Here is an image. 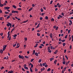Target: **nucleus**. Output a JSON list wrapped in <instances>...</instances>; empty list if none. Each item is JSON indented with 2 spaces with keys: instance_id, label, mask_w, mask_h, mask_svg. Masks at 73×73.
Listing matches in <instances>:
<instances>
[{
  "instance_id": "1",
  "label": "nucleus",
  "mask_w": 73,
  "mask_h": 73,
  "mask_svg": "<svg viewBox=\"0 0 73 73\" xmlns=\"http://www.w3.org/2000/svg\"><path fill=\"white\" fill-rule=\"evenodd\" d=\"M7 23L8 24H7V27H9V26H10V27H12V24L11 23L9 22H8Z\"/></svg>"
},
{
  "instance_id": "2",
  "label": "nucleus",
  "mask_w": 73,
  "mask_h": 73,
  "mask_svg": "<svg viewBox=\"0 0 73 73\" xmlns=\"http://www.w3.org/2000/svg\"><path fill=\"white\" fill-rule=\"evenodd\" d=\"M19 58H21V59H24V56H21L20 55H19Z\"/></svg>"
},
{
  "instance_id": "3",
  "label": "nucleus",
  "mask_w": 73,
  "mask_h": 73,
  "mask_svg": "<svg viewBox=\"0 0 73 73\" xmlns=\"http://www.w3.org/2000/svg\"><path fill=\"white\" fill-rule=\"evenodd\" d=\"M10 9V7H5V10H6V9Z\"/></svg>"
},
{
  "instance_id": "4",
  "label": "nucleus",
  "mask_w": 73,
  "mask_h": 73,
  "mask_svg": "<svg viewBox=\"0 0 73 73\" xmlns=\"http://www.w3.org/2000/svg\"><path fill=\"white\" fill-rule=\"evenodd\" d=\"M69 22H70V23H69V25H71L72 24V21L71 20H70L69 21Z\"/></svg>"
},
{
  "instance_id": "5",
  "label": "nucleus",
  "mask_w": 73,
  "mask_h": 73,
  "mask_svg": "<svg viewBox=\"0 0 73 73\" xmlns=\"http://www.w3.org/2000/svg\"><path fill=\"white\" fill-rule=\"evenodd\" d=\"M45 68H41V69H40V70L41 71V72H42V71H44V70H45Z\"/></svg>"
},
{
  "instance_id": "6",
  "label": "nucleus",
  "mask_w": 73,
  "mask_h": 73,
  "mask_svg": "<svg viewBox=\"0 0 73 73\" xmlns=\"http://www.w3.org/2000/svg\"><path fill=\"white\" fill-rule=\"evenodd\" d=\"M35 54L36 56H37V57H38V53L37 52H35Z\"/></svg>"
},
{
  "instance_id": "7",
  "label": "nucleus",
  "mask_w": 73,
  "mask_h": 73,
  "mask_svg": "<svg viewBox=\"0 0 73 73\" xmlns=\"http://www.w3.org/2000/svg\"><path fill=\"white\" fill-rule=\"evenodd\" d=\"M50 36L51 38H52L53 36H52V33H51L50 34Z\"/></svg>"
},
{
  "instance_id": "8",
  "label": "nucleus",
  "mask_w": 73,
  "mask_h": 73,
  "mask_svg": "<svg viewBox=\"0 0 73 73\" xmlns=\"http://www.w3.org/2000/svg\"><path fill=\"white\" fill-rule=\"evenodd\" d=\"M57 5L58 6V7L60 8L61 7V5H59V3H58L57 4Z\"/></svg>"
},
{
  "instance_id": "9",
  "label": "nucleus",
  "mask_w": 73,
  "mask_h": 73,
  "mask_svg": "<svg viewBox=\"0 0 73 73\" xmlns=\"http://www.w3.org/2000/svg\"><path fill=\"white\" fill-rule=\"evenodd\" d=\"M0 53L2 54L3 53V50L2 49H1L0 51Z\"/></svg>"
},
{
  "instance_id": "10",
  "label": "nucleus",
  "mask_w": 73,
  "mask_h": 73,
  "mask_svg": "<svg viewBox=\"0 0 73 73\" xmlns=\"http://www.w3.org/2000/svg\"><path fill=\"white\" fill-rule=\"evenodd\" d=\"M57 52H58V50H56L55 51L54 53V54H57Z\"/></svg>"
},
{
  "instance_id": "11",
  "label": "nucleus",
  "mask_w": 73,
  "mask_h": 73,
  "mask_svg": "<svg viewBox=\"0 0 73 73\" xmlns=\"http://www.w3.org/2000/svg\"><path fill=\"white\" fill-rule=\"evenodd\" d=\"M13 71L11 70V71H9L8 72V73H13Z\"/></svg>"
},
{
  "instance_id": "12",
  "label": "nucleus",
  "mask_w": 73,
  "mask_h": 73,
  "mask_svg": "<svg viewBox=\"0 0 73 73\" xmlns=\"http://www.w3.org/2000/svg\"><path fill=\"white\" fill-rule=\"evenodd\" d=\"M50 61H52V60H54V58H52L50 59Z\"/></svg>"
},
{
  "instance_id": "13",
  "label": "nucleus",
  "mask_w": 73,
  "mask_h": 73,
  "mask_svg": "<svg viewBox=\"0 0 73 73\" xmlns=\"http://www.w3.org/2000/svg\"><path fill=\"white\" fill-rule=\"evenodd\" d=\"M50 46L48 47L47 50H50Z\"/></svg>"
},
{
  "instance_id": "14",
  "label": "nucleus",
  "mask_w": 73,
  "mask_h": 73,
  "mask_svg": "<svg viewBox=\"0 0 73 73\" xmlns=\"http://www.w3.org/2000/svg\"><path fill=\"white\" fill-rule=\"evenodd\" d=\"M32 9H33V7H31V9H29V12L31 11V10H32Z\"/></svg>"
},
{
  "instance_id": "15",
  "label": "nucleus",
  "mask_w": 73,
  "mask_h": 73,
  "mask_svg": "<svg viewBox=\"0 0 73 73\" xmlns=\"http://www.w3.org/2000/svg\"><path fill=\"white\" fill-rule=\"evenodd\" d=\"M28 20H27L26 21H25L23 22V23H27V22H28Z\"/></svg>"
},
{
  "instance_id": "16",
  "label": "nucleus",
  "mask_w": 73,
  "mask_h": 73,
  "mask_svg": "<svg viewBox=\"0 0 73 73\" xmlns=\"http://www.w3.org/2000/svg\"><path fill=\"white\" fill-rule=\"evenodd\" d=\"M46 65V62L42 64L43 66H45Z\"/></svg>"
},
{
  "instance_id": "17",
  "label": "nucleus",
  "mask_w": 73,
  "mask_h": 73,
  "mask_svg": "<svg viewBox=\"0 0 73 73\" xmlns=\"http://www.w3.org/2000/svg\"><path fill=\"white\" fill-rule=\"evenodd\" d=\"M24 68L25 69H27V70H28V68L27 67L24 66Z\"/></svg>"
},
{
  "instance_id": "18",
  "label": "nucleus",
  "mask_w": 73,
  "mask_h": 73,
  "mask_svg": "<svg viewBox=\"0 0 73 73\" xmlns=\"http://www.w3.org/2000/svg\"><path fill=\"white\" fill-rule=\"evenodd\" d=\"M30 70L31 72H33V70H32V68H30Z\"/></svg>"
},
{
  "instance_id": "19",
  "label": "nucleus",
  "mask_w": 73,
  "mask_h": 73,
  "mask_svg": "<svg viewBox=\"0 0 73 73\" xmlns=\"http://www.w3.org/2000/svg\"><path fill=\"white\" fill-rule=\"evenodd\" d=\"M39 26H40V23L38 24V25L37 26V27H36V28H38L39 27Z\"/></svg>"
},
{
  "instance_id": "20",
  "label": "nucleus",
  "mask_w": 73,
  "mask_h": 73,
  "mask_svg": "<svg viewBox=\"0 0 73 73\" xmlns=\"http://www.w3.org/2000/svg\"><path fill=\"white\" fill-rule=\"evenodd\" d=\"M3 6H4V5L3 4H1V3L0 4V7H3Z\"/></svg>"
},
{
  "instance_id": "21",
  "label": "nucleus",
  "mask_w": 73,
  "mask_h": 73,
  "mask_svg": "<svg viewBox=\"0 0 73 73\" xmlns=\"http://www.w3.org/2000/svg\"><path fill=\"white\" fill-rule=\"evenodd\" d=\"M62 45L63 46H65V45H66V43H62Z\"/></svg>"
},
{
  "instance_id": "22",
  "label": "nucleus",
  "mask_w": 73,
  "mask_h": 73,
  "mask_svg": "<svg viewBox=\"0 0 73 73\" xmlns=\"http://www.w3.org/2000/svg\"><path fill=\"white\" fill-rule=\"evenodd\" d=\"M45 19L46 20H48V17L47 16H46L45 17Z\"/></svg>"
},
{
  "instance_id": "23",
  "label": "nucleus",
  "mask_w": 73,
  "mask_h": 73,
  "mask_svg": "<svg viewBox=\"0 0 73 73\" xmlns=\"http://www.w3.org/2000/svg\"><path fill=\"white\" fill-rule=\"evenodd\" d=\"M13 7L14 8H15V9H16V6H15V5H13Z\"/></svg>"
},
{
  "instance_id": "24",
  "label": "nucleus",
  "mask_w": 73,
  "mask_h": 73,
  "mask_svg": "<svg viewBox=\"0 0 73 73\" xmlns=\"http://www.w3.org/2000/svg\"><path fill=\"white\" fill-rule=\"evenodd\" d=\"M57 60H55L54 63H55V64L56 65V62H57Z\"/></svg>"
},
{
  "instance_id": "25",
  "label": "nucleus",
  "mask_w": 73,
  "mask_h": 73,
  "mask_svg": "<svg viewBox=\"0 0 73 73\" xmlns=\"http://www.w3.org/2000/svg\"><path fill=\"white\" fill-rule=\"evenodd\" d=\"M33 54H35V52H36V51L35 50H33Z\"/></svg>"
},
{
  "instance_id": "26",
  "label": "nucleus",
  "mask_w": 73,
  "mask_h": 73,
  "mask_svg": "<svg viewBox=\"0 0 73 73\" xmlns=\"http://www.w3.org/2000/svg\"><path fill=\"white\" fill-rule=\"evenodd\" d=\"M55 28L56 30L57 31V30H58V26H57Z\"/></svg>"
},
{
  "instance_id": "27",
  "label": "nucleus",
  "mask_w": 73,
  "mask_h": 73,
  "mask_svg": "<svg viewBox=\"0 0 73 73\" xmlns=\"http://www.w3.org/2000/svg\"><path fill=\"white\" fill-rule=\"evenodd\" d=\"M17 35L15 34L14 35H13V36L14 37H16Z\"/></svg>"
},
{
  "instance_id": "28",
  "label": "nucleus",
  "mask_w": 73,
  "mask_h": 73,
  "mask_svg": "<svg viewBox=\"0 0 73 73\" xmlns=\"http://www.w3.org/2000/svg\"><path fill=\"white\" fill-rule=\"evenodd\" d=\"M50 68H48L47 70V71L48 72H49V71H50Z\"/></svg>"
},
{
  "instance_id": "29",
  "label": "nucleus",
  "mask_w": 73,
  "mask_h": 73,
  "mask_svg": "<svg viewBox=\"0 0 73 73\" xmlns=\"http://www.w3.org/2000/svg\"><path fill=\"white\" fill-rule=\"evenodd\" d=\"M31 68H33V64H32L31 65Z\"/></svg>"
},
{
  "instance_id": "30",
  "label": "nucleus",
  "mask_w": 73,
  "mask_h": 73,
  "mask_svg": "<svg viewBox=\"0 0 73 73\" xmlns=\"http://www.w3.org/2000/svg\"><path fill=\"white\" fill-rule=\"evenodd\" d=\"M19 12L17 11H14V13H18Z\"/></svg>"
},
{
  "instance_id": "31",
  "label": "nucleus",
  "mask_w": 73,
  "mask_h": 73,
  "mask_svg": "<svg viewBox=\"0 0 73 73\" xmlns=\"http://www.w3.org/2000/svg\"><path fill=\"white\" fill-rule=\"evenodd\" d=\"M51 20V21H54V19L53 18H52Z\"/></svg>"
},
{
  "instance_id": "32",
  "label": "nucleus",
  "mask_w": 73,
  "mask_h": 73,
  "mask_svg": "<svg viewBox=\"0 0 73 73\" xmlns=\"http://www.w3.org/2000/svg\"><path fill=\"white\" fill-rule=\"evenodd\" d=\"M38 62H41V59H39L38 61Z\"/></svg>"
},
{
  "instance_id": "33",
  "label": "nucleus",
  "mask_w": 73,
  "mask_h": 73,
  "mask_svg": "<svg viewBox=\"0 0 73 73\" xmlns=\"http://www.w3.org/2000/svg\"><path fill=\"white\" fill-rule=\"evenodd\" d=\"M62 63L64 65H65V61H64L63 62H62Z\"/></svg>"
},
{
  "instance_id": "34",
  "label": "nucleus",
  "mask_w": 73,
  "mask_h": 73,
  "mask_svg": "<svg viewBox=\"0 0 73 73\" xmlns=\"http://www.w3.org/2000/svg\"><path fill=\"white\" fill-rule=\"evenodd\" d=\"M40 11L41 12H43V9H42V8H41L40 9Z\"/></svg>"
},
{
  "instance_id": "35",
  "label": "nucleus",
  "mask_w": 73,
  "mask_h": 73,
  "mask_svg": "<svg viewBox=\"0 0 73 73\" xmlns=\"http://www.w3.org/2000/svg\"><path fill=\"white\" fill-rule=\"evenodd\" d=\"M48 52L49 53H51L52 52V50H48Z\"/></svg>"
},
{
  "instance_id": "36",
  "label": "nucleus",
  "mask_w": 73,
  "mask_h": 73,
  "mask_svg": "<svg viewBox=\"0 0 73 73\" xmlns=\"http://www.w3.org/2000/svg\"><path fill=\"white\" fill-rule=\"evenodd\" d=\"M65 39H64V40H61V41H62V42H65Z\"/></svg>"
},
{
  "instance_id": "37",
  "label": "nucleus",
  "mask_w": 73,
  "mask_h": 73,
  "mask_svg": "<svg viewBox=\"0 0 73 73\" xmlns=\"http://www.w3.org/2000/svg\"><path fill=\"white\" fill-rule=\"evenodd\" d=\"M33 60H34V59H31V62H33Z\"/></svg>"
},
{
  "instance_id": "38",
  "label": "nucleus",
  "mask_w": 73,
  "mask_h": 73,
  "mask_svg": "<svg viewBox=\"0 0 73 73\" xmlns=\"http://www.w3.org/2000/svg\"><path fill=\"white\" fill-rule=\"evenodd\" d=\"M0 35L1 36H2L3 35V33H0Z\"/></svg>"
},
{
  "instance_id": "39",
  "label": "nucleus",
  "mask_w": 73,
  "mask_h": 73,
  "mask_svg": "<svg viewBox=\"0 0 73 73\" xmlns=\"http://www.w3.org/2000/svg\"><path fill=\"white\" fill-rule=\"evenodd\" d=\"M61 15H62V16H64V13H62Z\"/></svg>"
},
{
  "instance_id": "40",
  "label": "nucleus",
  "mask_w": 73,
  "mask_h": 73,
  "mask_svg": "<svg viewBox=\"0 0 73 73\" xmlns=\"http://www.w3.org/2000/svg\"><path fill=\"white\" fill-rule=\"evenodd\" d=\"M41 46H44V45L43 44H41L40 45Z\"/></svg>"
},
{
  "instance_id": "41",
  "label": "nucleus",
  "mask_w": 73,
  "mask_h": 73,
  "mask_svg": "<svg viewBox=\"0 0 73 73\" xmlns=\"http://www.w3.org/2000/svg\"><path fill=\"white\" fill-rule=\"evenodd\" d=\"M32 6L33 7H35V5H34V4H33L32 5Z\"/></svg>"
},
{
  "instance_id": "42",
  "label": "nucleus",
  "mask_w": 73,
  "mask_h": 73,
  "mask_svg": "<svg viewBox=\"0 0 73 73\" xmlns=\"http://www.w3.org/2000/svg\"><path fill=\"white\" fill-rule=\"evenodd\" d=\"M7 46L6 45H4V46H3V47L6 48V47H7Z\"/></svg>"
},
{
  "instance_id": "43",
  "label": "nucleus",
  "mask_w": 73,
  "mask_h": 73,
  "mask_svg": "<svg viewBox=\"0 0 73 73\" xmlns=\"http://www.w3.org/2000/svg\"><path fill=\"white\" fill-rule=\"evenodd\" d=\"M52 3H53V1H51L50 2V4H52Z\"/></svg>"
},
{
  "instance_id": "44",
  "label": "nucleus",
  "mask_w": 73,
  "mask_h": 73,
  "mask_svg": "<svg viewBox=\"0 0 73 73\" xmlns=\"http://www.w3.org/2000/svg\"><path fill=\"white\" fill-rule=\"evenodd\" d=\"M59 16L60 17V18H62V17H63L62 16H61V15H59Z\"/></svg>"
},
{
  "instance_id": "45",
  "label": "nucleus",
  "mask_w": 73,
  "mask_h": 73,
  "mask_svg": "<svg viewBox=\"0 0 73 73\" xmlns=\"http://www.w3.org/2000/svg\"><path fill=\"white\" fill-rule=\"evenodd\" d=\"M73 14V11L70 13V15H72Z\"/></svg>"
},
{
  "instance_id": "46",
  "label": "nucleus",
  "mask_w": 73,
  "mask_h": 73,
  "mask_svg": "<svg viewBox=\"0 0 73 73\" xmlns=\"http://www.w3.org/2000/svg\"><path fill=\"white\" fill-rule=\"evenodd\" d=\"M68 37V35H66V36L65 37V38H67Z\"/></svg>"
},
{
  "instance_id": "47",
  "label": "nucleus",
  "mask_w": 73,
  "mask_h": 73,
  "mask_svg": "<svg viewBox=\"0 0 73 73\" xmlns=\"http://www.w3.org/2000/svg\"><path fill=\"white\" fill-rule=\"evenodd\" d=\"M43 9L44 10H45L46 11V8L45 7H43Z\"/></svg>"
},
{
  "instance_id": "48",
  "label": "nucleus",
  "mask_w": 73,
  "mask_h": 73,
  "mask_svg": "<svg viewBox=\"0 0 73 73\" xmlns=\"http://www.w3.org/2000/svg\"><path fill=\"white\" fill-rule=\"evenodd\" d=\"M65 57L67 60H68V56H67L65 55Z\"/></svg>"
},
{
  "instance_id": "49",
  "label": "nucleus",
  "mask_w": 73,
  "mask_h": 73,
  "mask_svg": "<svg viewBox=\"0 0 73 73\" xmlns=\"http://www.w3.org/2000/svg\"><path fill=\"white\" fill-rule=\"evenodd\" d=\"M63 61H65V58H63Z\"/></svg>"
},
{
  "instance_id": "50",
  "label": "nucleus",
  "mask_w": 73,
  "mask_h": 73,
  "mask_svg": "<svg viewBox=\"0 0 73 73\" xmlns=\"http://www.w3.org/2000/svg\"><path fill=\"white\" fill-rule=\"evenodd\" d=\"M9 18H10V16H7V19H9Z\"/></svg>"
},
{
  "instance_id": "51",
  "label": "nucleus",
  "mask_w": 73,
  "mask_h": 73,
  "mask_svg": "<svg viewBox=\"0 0 73 73\" xmlns=\"http://www.w3.org/2000/svg\"><path fill=\"white\" fill-rule=\"evenodd\" d=\"M11 13H15V11L14 10L12 11L11 12Z\"/></svg>"
},
{
  "instance_id": "52",
  "label": "nucleus",
  "mask_w": 73,
  "mask_h": 73,
  "mask_svg": "<svg viewBox=\"0 0 73 73\" xmlns=\"http://www.w3.org/2000/svg\"><path fill=\"white\" fill-rule=\"evenodd\" d=\"M40 20H42V17H40Z\"/></svg>"
},
{
  "instance_id": "53",
  "label": "nucleus",
  "mask_w": 73,
  "mask_h": 73,
  "mask_svg": "<svg viewBox=\"0 0 73 73\" xmlns=\"http://www.w3.org/2000/svg\"><path fill=\"white\" fill-rule=\"evenodd\" d=\"M37 35L38 36H40V35L39 33H37Z\"/></svg>"
},
{
  "instance_id": "54",
  "label": "nucleus",
  "mask_w": 73,
  "mask_h": 73,
  "mask_svg": "<svg viewBox=\"0 0 73 73\" xmlns=\"http://www.w3.org/2000/svg\"><path fill=\"white\" fill-rule=\"evenodd\" d=\"M35 72H37V71H38V70L37 69L35 68Z\"/></svg>"
},
{
  "instance_id": "55",
  "label": "nucleus",
  "mask_w": 73,
  "mask_h": 73,
  "mask_svg": "<svg viewBox=\"0 0 73 73\" xmlns=\"http://www.w3.org/2000/svg\"><path fill=\"white\" fill-rule=\"evenodd\" d=\"M5 13L6 14H8V13H9V12H7V11H5Z\"/></svg>"
},
{
  "instance_id": "56",
  "label": "nucleus",
  "mask_w": 73,
  "mask_h": 73,
  "mask_svg": "<svg viewBox=\"0 0 73 73\" xmlns=\"http://www.w3.org/2000/svg\"><path fill=\"white\" fill-rule=\"evenodd\" d=\"M44 66L45 67V68H46V67H48V66L46 64Z\"/></svg>"
},
{
  "instance_id": "57",
  "label": "nucleus",
  "mask_w": 73,
  "mask_h": 73,
  "mask_svg": "<svg viewBox=\"0 0 73 73\" xmlns=\"http://www.w3.org/2000/svg\"><path fill=\"white\" fill-rule=\"evenodd\" d=\"M5 48L4 47H3V51H4V50H5V48Z\"/></svg>"
},
{
  "instance_id": "58",
  "label": "nucleus",
  "mask_w": 73,
  "mask_h": 73,
  "mask_svg": "<svg viewBox=\"0 0 73 73\" xmlns=\"http://www.w3.org/2000/svg\"><path fill=\"white\" fill-rule=\"evenodd\" d=\"M16 46V43H15L14 45H13V47H15V46Z\"/></svg>"
},
{
  "instance_id": "59",
  "label": "nucleus",
  "mask_w": 73,
  "mask_h": 73,
  "mask_svg": "<svg viewBox=\"0 0 73 73\" xmlns=\"http://www.w3.org/2000/svg\"><path fill=\"white\" fill-rule=\"evenodd\" d=\"M69 41H70V40H71V37L70 36L69 37Z\"/></svg>"
},
{
  "instance_id": "60",
  "label": "nucleus",
  "mask_w": 73,
  "mask_h": 73,
  "mask_svg": "<svg viewBox=\"0 0 73 73\" xmlns=\"http://www.w3.org/2000/svg\"><path fill=\"white\" fill-rule=\"evenodd\" d=\"M70 30H68V33H70Z\"/></svg>"
},
{
  "instance_id": "61",
  "label": "nucleus",
  "mask_w": 73,
  "mask_h": 73,
  "mask_svg": "<svg viewBox=\"0 0 73 73\" xmlns=\"http://www.w3.org/2000/svg\"><path fill=\"white\" fill-rule=\"evenodd\" d=\"M2 12V10H1V9H0V13H1Z\"/></svg>"
},
{
  "instance_id": "62",
  "label": "nucleus",
  "mask_w": 73,
  "mask_h": 73,
  "mask_svg": "<svg viewBox=\"0 0 73 73\" xmlns=\"http://www.w3.org/2000/svg\"><path fill=\"white\" fill-rule=\"evenodd\" d=\"M4 67L3 66H2L1 68V70H2V69H4Z\"/></svg>"
},
{
  "instance_id": "63",
  "label": "nucleus",
  "mask_w": 73,
  "mask_h": 73,
  "mask_svg": "<svg viewBox=\"0 0 73 73\" xmlns=\"http://www.w3.org/2000/svg\"><path fill=\"white\" fill-rule=\"evenodd\" d=\"M39 48H40L41 49V48H42V46H39Z\"/></svg>"
},
{
  "instance_id": "64",
  "label": "nucleus",
  "mask_w": 73,
  "mask_h": 73,
  "mask_svg": "<svg viewBox=\"0 0 73 73\" xmlns=\"http://www.w3.org/2000/svg\"><path fill=\"white\" fill-rule=\"evenodd\" d=\"M25 40H26V41H27V38H25Z\"/></svg>"
}]
</instances>
